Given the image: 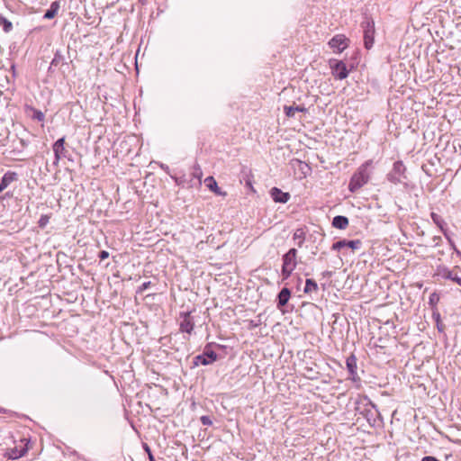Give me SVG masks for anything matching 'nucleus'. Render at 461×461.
<instances>
[{
    "label": "nucleus",
    "instance_id": "nucleus-1",
    "mask_svg": "<svg viewBox=\"0 0 461 461\" xmlns=\"http://www.w3.org/2000/svg\"><path fill=\"white\" fill-rule=\"evenodd\" d=\"M370 162H366L361 165L357 171L352 176L348 189L354 193L365 185L370 179V171L368 169Z\"/></svg>",
    "mask_w": 461,
    "mask_h": 461
},
{
    "label": "nucleus",
    "instance_id": "nucleus-2",
    "mask_svg": "<svg viewBox=\"0 0 461 461\" xmlns=\"http://www.w3.org/2000/svg\"><path fill=\"white\" fill-rule=\"evenodd\" d=\"M364 373L362 369H358L356 365V357L352 355L348 357V380H350L352 386L359 389L362 386L361 375Z\"/></svg>",
    "mask_w": 461,
    "mask_h": 461
},
{
    "label": "nucleus",
    "instance_id": "nucleus-3",
    "mask_svg": "<svg viewBox=\"0 0 461 461\" xmlns=\"http://www.w3.org/2000/svg\"><path fill=\"white\" fill-rule=\"evenodd\" d=\"M296 249H290L288 252L283 256L282 275L285 279L289 277L292 272L296 267Z\"/></svg>",
    "mask_w": 461,
    "mask_h": 461
},
{
    "label": "nucleus",
    "instance_id": "nucleus-4",
    "mask_svg": "<svg viewBox=\"0 0 461 461\" xmlns=\"http://www.w3.org/2000/svg\"><path fill=\"white\" fill-rule=\"evenodd\" d=\"M361 27L363 29L364 45L366 49L370 50L375 41V22L371 18L365 17L361 23Z\"/></svg>",
    "mask_w": 461,
    "mask_h": 461
},
{
    "label": "nucleus",
    "instance_id": "nucleus-5",
    "mask_svg": "<svg viewBox=\"0 0 461 461\" xmlns=\"http://www.w3.org/2000/svg\"><path fill=\"white\" fill-rule=\"evenodd\" d=\"M405 171V167L402 161H396L393 164L392 172L387 176V179L393 184H398L401 182V177Z\"/></svg>",
    "mask_w": 461,
    "mask_h": 461
},
{
    "label": "nucleus",
    "instance_id": "nucleus-6",
    "mask_svg": "<svg viewBox=\"0 0 461 461\" xmlns=\"http://www.w3.org/2000/svg\"><path fill=\"white\" fill-rule=\"evenodd\" d=\"M330 66L332 70V75L339 79L346 78V63L342 60L331 59Z\"/></svg>",
    "mask_w": 461,
    "mask_h": 461
},
{
    "label": "nucleus",
    "instance_id": "nucleus-7",
    "mask_svg": "<svg viewBox=\"0 0 461 461\" xmlns=\"http://www.w3.org/2000/svg\"><path fill=\"white\" fill-rule=\"evenodd\" d=\"M329 46L335 53H341L346 49V37L343 34L334 36L329 41Z\"/></svg>",
    "mask_w": 461,
    "mask_h": 461
},
{
    "label": "nucleus",
    "instance_id": "nucleus-8",
    "mask_svg": "<svg viewBox=\"0 0 461 461\" xmlns=\"http://www.w3.org/2000/svg\"><path fill=\"white\" fill-rule=\"evenodd\" d=\"M217 360V354L212 351H205L203 355L196 356L194 357V365H209Z\"/></svg>",
    "mask_w": 461,
    "mask_h": 461
},
{
    "label": "nucleus",
    "instance_id": "nucleus-9",
    "mask_svg": "<svg viewBox=\"0 0 461 461\" xmlns=\"http://www.w3.org/2000/svg\"><path fill=\"white\" fill-rule=\"evenodd\" d=\"M182 321L180 322V330L182 332L191 333L194 330V321L190 316V312H182L180 314Z\"/></svg>",
    "mask_w": 461,
    "mask_h": 461
},
{
    "label": "nucleus",
    "instance_id": "nucleus-10",
    "mask_svg": "<svg viewBox=\"0 0 461 461\" xmlns=\"http://www.w3.org/2000/svg\"><path fill=\"white\" fill-rule=\"evenodd\" d=\"M18 180V175L15 172L7 171L0 182V193L6 189L13 182Z\"/></svg>",
    "mask_w": 461,
    "mask_h": 461
},
{
    "label": "nucleus",
    "instance_id": "nucleus-11",
    "mask_svg": "<svg viewBox=\"0 0 461 461\" xmlns=\"http://www.w3.org/2000/svg\"><path fill=\"white\" fill-rule=\"evenodd\" d=\"M437 275L444 279H450L459 285H461V278L457 276L456 273H454L453 271L449 270L448 268L442 267L438 268Z\"/></svg>",
    "mask_w": 461,
    "mask_h": 461
},
{
    "label": "nucleus",
    "instance_id": "nucleus-12",
    "mask_svg": "<svg viewBox=\"0 0 461 461\" xmlns=\"http://www.w3.org/2000/svg\"><path fill=\"white\" fill-rule=\"evenodd\" d=\"M271 196L273 200L276 203H286L290 199V194L288 193H285L278 189L277 187H273L271 189Z\"/></svg>",
    "mask_w": 461,
    "mask_h": 461
},
{
    "label": "nucleus",
    "instance_id": "nucleus-13",
    "mask_svg": "<svg viewBox=\"0 0 461 461\" xmlns=\"http://www.w3.org/2000/svg\"><path fill=\"white\" fill-rule=\"evenodd\" d=\"M65 139H59L53 145V151L55 154V158L59 161L61 158L65 157V148H64Z\"/></svg>",
    "mask_w": 461,
    "mask_h": 461
},
{
    "label": "nucleus",
    "instance_id": "nucleus-14",
    "mask_svg": "<svg viewBox=\"0 0 461 461\" xmlns=\"http://www.w3.org/2000/svg\"><path fill=\"white\" fill-rule=\"evenodd\" d=\"M27 444L28 442H26L23 447H14L11 448L8 452L9 458L18 459L25 456L26 453L28 452Z\"/></svg>",
    "mask_w": 461,
    "mask_h": 461
},
{
    "label": "nucleus",
    "instance_id": "nucleus-15",
    "mask_svg": "<svg viewBox=\"0 0 461 461\" xmlns=\"http://www.w3.org/2000/svg\"><path fill=\"white\" fill-rule=\"evenodd\" d=\"M291 296V292L288 288L285 287L283 288L280 293L278 294V303L277 307L281 309L284 307L289 301V298Z\"/></svg>",
    "mask_w": 461,
    "mask_h": 461
},
{
    "label": "nucleus",
    "instance_id": "nucleus-16",
    "mask_svg": "<svg viewBox=\"0 0 461 461\" xmlns=\"http://www.w3.org/2000/svg\"><path fill=\"white\" fill-rule=\"evenodd\" d=\"M307 109L304 106L297 105H285L284 106V112L287 117H294L295 114V112H301L304 113Z\"/></svg>",
    "mask_w": 461,
    "mask_h": 461
},
{
    "label": "nucleus",
    "instance_id": "nucleus-17",
    "mask_svg": "<svg viewBox=\"0 0 461 461\" xmlns=\"http://www.w3.org/2000/svg\"><path fill=\"white\" fill-rule=\"evenodd\" d=\"M293 240L297 247L302 248L305 240V231L302 228L296 229L294 232Z\"/></svg>",
    "mask_w": 461,
    "mask_h": 461
},
{
    "label": "nucleus",
    "instance_id": "nucleus-18",
    "mask_svg": "<svg viewBox=\"0 0 461 461\" xmlns=\"http://www.w3.org/2000/svg\"><path fill=\"white\" fill-rule=\"evenodd\" d=\"M430 216H431L433 222L439 228V230L444 233V235L447 236V232H446V229H445L447 224H446L445 221L443 220V218L436 212H431Z\"/></svg>",
    "mask_w": 461,
    "mask_h": 461
},
{
    "label": "nucleus",
    "instance_id": "nucleus-19",
    "mask_svg": "<svg viewBox=\"0 0 461 461\" xmlns=\"http://www.w3.org/2000/svg\"><path fill=\"white\" fill-rule=\"evenodd\" d=\"M204 183L206 186L216 194H222L220 188L218 187L217 182L212 176L206 177Z\"/></svg>",
    "mask_w": 461,
    "mask_h": 461
},
{
    "label": "nucleus",
    "instance_id": "nucleus-20",
    "mask_svg": "<svg viewBox=\"0 0 461 461\" xmlns=\"http://www.w3.org/2000/svg\"><path fill=\"white\" fill-rule=\"evenodd\" d=\"M59 9V2L58 1L53 2L50 5V9L47 10V12L45 13L44 18L49 19V20L54 18L56 16V14H58Z\"/></svg>",
    "mask_w": 461,
    "mask_h": 461
},
{
    "label": "nucleus",
    "instance_id": "nucleus-21",
    "mask_svg": "<svg viewBox=\"0 0 461 461\" xmlns=\"http://www.w3.org/2000/svg\"><path fill=\"white\" fill-rule=\"evenodd\" d=\"M317 291H318L317 283L313 279H306L304 293L305 294H312V293L316 294Z\"/></svg>",
    "mask_w": 461,
    "mask_h": 461
},
{
    "label": "nucleus",
    "instance_id": "nucleus-22",
    "mask_svg": "<svg viewBox=\"0 0 461 461\" xmlns=\"http://www.w3.org/2000/svg\"><path fill=\"white\" fill-rule=\"evenodd\" d=\"M332 226L337 229H345L346 228V216H336L333 218Z\"/></svg>",
    "mask_w": 461,
    "mask_h": 461
},
{
    "label": "nucleus",
    "instance_id": "nucleus-23",
    "mask_svg": "<svg viewBox=\"0 0 461 461\" xmlns=\"http://www.w3.org/2000/svg\"><path fill=\"white\" fill-rule=\"evenodd\" d=\"M64 59V57L63 55L59 52V51H57L54 55V58L50 63L51 66H58L59 63H61Z\"/></svg>",
    "mask_w": 461,
    "mask_h": 461
},
{
    "label": "nucleus",
    "instance_id": "nucleus-24",
    "mask_svg": "<svg viewBox=\"0 0 461 461\" xmlns=\"http://www.w3.org/2000/svg\"><path fill=\"white\" fill-rule=\"evenodd\" d=\"M361 245L362 242L359 240L348 241V248L351 249L352 250L360 249Z\"/></svg>",
    "mask_w": 461,
    "mask_h": 461
},
{
    "label": "nucleus",
    "instance_id": "nucleus-25",
    "mask_svg": "<svg viewBox=\"0 0 461 461\" xmlns=\"http://www.w3.org/2000/svg\"><path fill=\"white\" fill-rule=\"evenodd\" d=\"M12 196L9 193L5 194L4 195L0 196V211H3L5 209L6 204L5 201L9 199Z\"/></svg>",
    "mask_w": 461,
    "mask_h": 461
},
{
    "label": "nucleus",
    "instance_id": "nucleus-26",
    "mask_svg": "<svg viewBox=\"0 0 461 461\" xmlns=\"http://www.w3.org/2000/svg\"><path fill=\"white\" fill-rule=\"evenodd\" d=\"M346 247V240H339V241H337L335 242L333 245H332V249L333 250H339L341 248H345Z\"/></svg>",
    "mask_w": 461,
    "mask_h": 461
},
{
    "label": "nucleus",
    "instance_id": "nucleus-27",
    "mask_svg": "<svg viewBox=\"0 0 461 461\" xmlns=\"http://www.w3.org/2000/svg\"><path fill=\"white\" fill-rule=\"evenodd\" d=\"M49 221V217L46 215H42L39 221L40 227H44Z\"/></svg>",
    "mask_w": 461,
    "mask_h": 461
},
{
    "label": "nucleus",
    "instance_id": "nucleus-28",
    "mask_svg": "<svg viewBox=\"0 0 461 461\" xmlns=\"http://www.w3.org/2000/svg\"><path fill=\"white\" fill-rule=\"evenodd\" d=\"M201 421L203 425H211L212 421L208 416H202Z\"/></svg>",
    "mask_w": 461,
    "mask_h": 461
},
{
    "label": "nucleus",
    "instance_id": "nucleus-29",
    "mask_svg": "<svg viewBox=\"0 0 461 461\" xmlns=\"http://www.w3.org/2000/svg\"><path fill=\"white\" fill-rule=\"evenodd\" d=\"M108 257H109V253L107 251H105V250H102L99 253V258L101 260H104V259L108 258Z\"/></svg>",
    "mask_w": 461,
    "mask_h": 461
},
{
    "label": "nucleus",
    "instance_id": "nucleus-30",
    "mask_svg": "<svg viewBox=\"0 0 461 461\" xmlns=\"http://www.w3.org/2000/svg\"><path fill=\"white\" fill-rule=\"evenodd\" d=\"M4 29L5 32H9L12 29V23L7 20H5Z\"/></svg>",
    "mask_w": 461,
    "mask_h": 461
},
{
    "label": "nucleus",
    "instance_id": "nucleus-31",
    "mask_svg": "<svg viewBox=\"0 0 461 461\" xmlns=\"http://www.w3.org/2000/svg\"><path fill=\"white\" fill-rule=\"evenodd\" d=\"M421 461H440V460L437 459L435 456H426L422 457Z\"/></svg>",
    "mask_w": 461,
    "mask_h": 461
},
{
    "label": "nucleus",
    "instance_id": "nucleus-32",
    "mask_svg": "<svg viewBox=\"0 0 461 461\" xmlns=\"http://www.w3.org/2000/svg\"><path fill=\"white\" fill-rule=\"evenodd\" d=\"M150 285V282H145L141 285V286L140 287V292H143L145 290H147Z\"/></svg>",
    "mask_w": 461,
    "mask_h": 461
},
{
    "label": "nucleus",
    "instance_id": "nucleus-33",
    "mask_svg": "<svg viewBox=\"0 0 461 461\" xmlns=\"http://www.w3.org/2000/svg\"><path fill=\"white\" fill-rule=\"evenodd\" d=\"M355 410H356V411H359V413L363 415V417H362V418H360V417H359V418H357V421H358L360 419L366 420V417H365V415H364V411H361L359 406H356V407H355Z\"/></svg>",
    "mask_w": 461,
    "mask_h": 461
},
{
    "label": "nucleus",
    "instance_id": "nucleus-34",
    "mask_svg": "<svg viewBox=\"0 0 461 461\" xmlns=\"http://www.w3.org/2000/svg\"><path fill=\"white\" fill-rule=\"evenodd\" d=\"M36 117H37V119H38V120H40V121H41V120H42V119H43V117H44V116H43V114H42L41 112H39V113H37Z\"/></svg>",
    "mask_w": 461,
    "mask_h": 461
},
{
    "label": "nucleus",
    "instance_id": "nucleus-35",
    "mask_svg": "<svg viewBox=\"0 0 461 461\" xmlns=\"http://www.w3.org/2000/svg\"><path fill=\"white\" fill-rule=\"evenodd\" d=\"M149 461H156L151 453H149Z\"/></svg>",
    "mask_w": 461,
    "mask_h": 461
},
{
    "label": "nucleus",
    "instance_id": "nucleus-36",
    "mask_svg": "<svg viewBox=\"0 0 461 461\" xmlns=\"http://www.w3.org/2000/svg\"><path fill=\"white\" fill-rule=\"evenodd\" d=\"M145 449H146V451L148 452L149 455V453H151L150 449H149V447L148 446L145 447Z\"/></svg>",
    "mask_w": 461,
    "mask_h": 461
},
{
    "label": "nucleus",
    "instance_id": "nucleus-37",
    "mask_svg": "<svg viewBox=\"0 0 461 461\" xmlns=\"http://www.w3.org/2000/svg\"><path fill=\"white\" fill-rule=\"evenodd\" d=\"M161 167H162L164 170H168V167H167V166L161 165Z\"/></svg>",
    "mask_w": 461,
    "mask_h": 461
},
{
    "label": "nucleus",
    "instance_id": "nucleus-38",
    "mask_svg": "<svg viewBox=\"0 0 461 461\" xmlns=\"http://www.w3.org/2000/svg\"><path fill=\"white\" fill-rule=\"evenodd\" d=\"M433 297H434V294H432V295L430 296V302L435 301V298H433Z\"/></svg>",
    "mask_w": 461,
    "mask_h": 461
},
{
    "label": "nucleus",
    "instance_id": "nucleus-39",
    "mask_svg": "<svg viewBox=\"0 0 461 461\" xmlns=\"http://www.w3.org/2000/svg\"><path fill=\"white\" fill-rule=\"evenodd\" d=\"M433 297H434V294H432V295L430 296V302L435 301V298H433Z\"/></svg>",
    "mask_w": 461,
    "mask_h": 461
},
{
    "label": "nucleus",
    "instance_id": "nucleus-40",
    "mask_svg": "<svg viewBox=\"0 0 461 461\" xmlns=\"http://www.w3.org/2000/svg\"><path fill=\"white\" fill-rule=\"evenodd\" d=\"M339 265L342 266L343 265V262H342V259L340 258L339 259Z\"/></svg>",
    "mask_w": 461,
    "mask_h": 461
},
{
    "label": "nucleus",
    "instance_id": "nucleus-41",
    "mask_svg": "<svg viewBox=\"0 0 461 461\" xmlns=\"http://www.w3.org/2000/svg\"><path fill=\"white\" fill-rule=\"evenodd\" d=\"M2 411H3V409H2V408H0V412H2Z\"/></svg>",
    "mask_w": 461,
    "mask_h": 461
}]
</instances>
